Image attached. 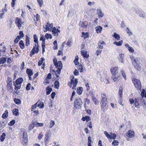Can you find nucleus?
<instances>
[{"label":"nucleus","mask_w":146,"mask_h":146,"mask_svg":"<svg viewBox=\"0 0 146 146\" xmlns=\"http://www.w3.org/2000/svg\"><path fill=\"white\" fill-rule=\"evenodd\" d=\"M132 62L133 65L134 67L137 70H141V66L140 65V62L141 60L140 58L139 57H132L131 58Z\"/></svg>","instance_id":"1"},{"label":"nucleus","mask_w":146,"mask_h":146,"mask_svg":"<svg viewBox=\"0 0 146 146\" xmlns=\"http://www.w3.org/2000/svg\"><path fill=\"white\" fill-rule=\"evenodd\" d=\"M82 102V100L80 98H77L76 99L74 102V107L77 109H80Z\"/></svg>","instance_id":"2"},{"label":"nucleus","mask_w":146,"mask_h":146,"mask_svg":"<svg viewBox=\"0 0 146 146\" xmlns=\"http://www.w3.org/2000/svg\"><path fill=\"white\" fill-rule=\"evenodd\" d=\"M133 82L135 87L138 89H141V84L139 80L135 78L132 79Z\"/></svg>","instance_id":"3"},{"label":"nucleus","mask_w":146,"mask_h":146,"mask_svg":"<svg viewBox=\"0 0 146 146\" xmlns=\"http://www.w3.org/2000/svg\"><path fill=\"white\" fill-rule=\"evenodd\" d=\"M53 62L54 65L56 67H60L62 66V63L60 61L57 62L56 58H54L53 59Z\"/></svg>","instance_id":"4"},{"label":"nucleus","mask_w":146,"mask_h":146,"mask_svg":"<svg viewBox=\"0 0 146 146\" xmlns=\"http://www.w3.org/2000/svg\"><path fill=\"white\" fill-rule=\"evenodd\" d=\"M52 34L54 36H59L58 33L60 32V30L58 29H56L55 27L52 28Z\"/></svg>","instance_id":"5"},{"label":"nucleus","mask_w":146,"mask_h":146,"mask_svg":"<svg viewBox=\"0 0 146 146\" xmlns=\"http://www.w3.org/2000/svg\"><path fill=\"white\" fill-rule=\"evenodd\" d=\"M135 133L132 130H130L127 132L126 133V136L129 138H131L134 137Z\"/></svg>","instance_id":"6"},{"label":"nucleus","mask_w":146,"mask_h":146,"mask_svg":"<svg viewBox=\"0 0 146 146\" xmlns=\"http://www.w3.org/2000/svg\"><path fill=\"white\" fill-rule=\"evenodd\" d=\"M23 81V79L22 78H19L17 79L15 81L13 82V85H21V83Z\"/></svg>","instance_id":"7"},{"label":"nucleus","mask_w":146,"mask_h":146,"mask_svg":"<svg viewBox=\"0 0 146 146\" xmlns=\"http://www.w3.org/2000/svg\"><path fill=\"white\" fill-rule=\"evenodd\" d=\"M108 103V101L106 99H102V102L101 103V106L102 108L104 109V107H106Z\"/></svg>","instance_id":"8"},{"label":"nucleus","mask_w":146,"mask_h":146,"mask_svg":"<svg viewBox=\"0 0 146 146\" xmlns=\"http://www.w3.org/2000/svg\"><path fill=\"white\" fill-rule=\"evenodd\" d=\"M118 68L117 67H115L111 69V71L112 75H116L118 72Z\"/></svg>","instance_id":"9"},{"label":"nucleus","mask_w":146,"mask_h":146,"mask_svg":"<svg viewBox=\"0 0 146 146\" xmlns=\"http://www.w3.org/2000/svg\"><path fill=\"white\" fill-rule=\"evenodd\" d=\"M87 52L86 51L85 52L84 50H81V51L82 55L83 56L84 58H88L89 57V54H87Z\"/></svg>","instance_id":"10"},{"label":"nucleus","mask_w":146,"mask_h":146,"mask_svg":"<svg viewBox=\"0 0 146 146\" xmlns=\"http://www.w3.org/2000/svg\"><path fill=\"white\" fill-rule=\"evenodd\" d=\"M71 84H73L74 85L75 84L76 85L78 82V79L77 78L74 79V76H73L71 79Z\"/></svg>","instance_id":"11"},{"label":"nucleus","mask_w":146,"mask_h":146,"mask_svg":"<svg viewBox=\"0 0 146 146\" xmlns=\"http://www.w3.org/2000/svg\"><path fill=\"white\" fill-rule=\"evenodd\" d=\"M33 123L35 125V126L37 127H42L43 125V123H39L37 122H36L35 121L33 120L32 121Z\"/></svg>","instance_id":"12"},{"label":"nucleus","mask_w":146,"mask_h":146,"mask_svg":"<svg viewBox=\"0 0 146 146\" xmlns=\"http://www.w3.org/2000/svg\"><path fill=\"white\" fill-rule=\"evenodd\" d=\"M26 73L28 76H32L33 74V70L31 69L27 68L26 70Z\"/></svg>","instance_id":"13"},{"label":"nucleus","mask_w":146,"mask_h":146,"mask_svg":"<svg viewBox=\"0 0 146 146\" xmlns=\"http://www.w3.org/2000/svg\"><path fill=\"white\" fill-rule=\"evenodd\" d=\"M30 38L28 37V36L26 35L25 36V45L27 46H28L30 44Z\"/></svg>","instance_id":"14"},{"label":"nucleus","mask_w":146,"mask_h":146,"mask_svg":"<svg viewBox=\"0 0 146 146\" xmlns=\"http://www.w3.org/2000/svg\"><path fill=\"white\" fill-rule=\"evenodd\" d=\"M83 90V89L82 87H79L77 88L76 92L78 94L80 95L82 94Z\"/></svg>","instance_id":"15"},{"label":"nucleus","mask_w":146,"mask_h":146,"mask_svg":"<svg viewBox=\"0 0 146 146\" xmlns=\"http://www.w3.org/2000/svg\"><path fill=\"white\" fill-rule=\"evenodd\" d=\"M102 27L100 26L96 27L95 28L96 32L98 33H100L102 31Z\"/></svg>","instance_id":"16"},{"label":"nucleus","mask_w":146,"mask_h":146,"mask_svg":"<svg viewBox=\"0 0 146 146\" xmlns=\"http://www.w3.org/2000/svg\"><path fill=\"white\" fill-rule=\"evenodd\" d=\"M124 54H121L119 55L118 58L119 60L122 63L124 62Z\"/></svg>","instance_id":"17"},{"label":"nucleus","mask_w":146,"mask_h":146,"mask_svg":"<svg viewBox=\"0 0 146 146\" xmlns=\"http://www.w3.org/2000/svg\"><path fill=\"white\" fill-rule=\"evenodd\" d=\"M138 15L141 17L144 18L145 17V14L144 13V11L141 10L140 11L139 14H138Z\"/></svg>","instance_id":"18"},{"label":"nucleus","mask_w":146,"mask_h":146,"mask_svg":"<svg viewBox=\"0 0 146 146\" xmlns=\"http://www.w3.org/2000/svg\"><path fill=\"white\" fill-rule=\"evenodd\" d=\"M112 78L114 82H115L119 80V79L120 77L118 76H117L116 75H112Z\"/></svg>","instance_id":"19"},{"label":"nucleus","mask_w":146,"mask_h":146,"mask_svg":"<svg viewBox=\"0 0 146 146\" xmlns=\"http://www.w3.org/2000/svg\"><path fill=\"white\" fill-rule=\"evenodd\" d=\"M46 94L47 95H49L52 91V89L51 88H50L49 86L47 87L46 88Z\"/></svg>","instance_id":"20"},{"label":"nucleus","mask_w":146,"mask_h":146,"mask_svg":"<svg viewBox=\"0 0 146 146\" xmlns=\"http://www.w3.org/2000/svg\"><path fill=\"white\" fill-rule=\"evenodd\" d=\"M19 45L20 48L22 49H24L25 47V45L23 40H21L19 42Z\"/></svg>","instance_id":"21"},{"label":"nucleus","mask_w":146,"mask_h":146,"mask_svg":"<svg viewBox=\"0 0 146 146\" xmlns=\"http://www.w3.org/2000/svg\"><path fill=\"white\" fill-rule=\"evenodd\" d=\"M13 114L15 116H17L19 115V110L17 109H14L12 111Z\"/></svg>","instance_id":"22"},{"label":"nucleus","mask_w":146,"mask_h":146,"mask_svg":"<svg viewBox=\"0 0 146 146\" xmlns=\"http://www.w3.org/2000/svg\"><path fill=\"white\" fill-rule=\"evenodd\" d=\"M133 10L134 11V12L137 15L139 14L140 11H141V9H138L137 7L133 8Z\"/></svg>","instance_id":"23"},{"label":"nucleus","mask_w":146,"mask_h":146,"mask_svg":"<svg viewBox=\"0 0 146 146\" xmlns=\"http://www.w3.org/2000/svg\"><path fill=\"white\" fill-rule=\"evenodd\" d=\"M6 136V133H3L0 137V139L1 142L3 141L5 139Z\"/></svg>","instance_id":"24"},{"label":"nucleus","mask_w":146,"mask_h":146,"mask_svg":"<svg viewBox=\"0 0 146 146\" xmlns=\"http://www.w3.org/2000/svg\"><path fill=\"white\" fill-rule=\"evenodd\" d=\"M54 87L57 89L59 88L60 84L58 81L56 80L54 82Z\"/></svg>","instance_id":"25"},{"label":"nucleus","mask_w":146,"mask_h":146,"mask_svg":"<svg viewBox=\"0 0 146 146\" xmlns=\"http://www.w3.org/2000/svg\"><path fill=\"white\" fill-rule=\"evenodd\" d=\"M97 11L98 15L100 17H102L104 15V14L102 13L101 10L97 9Z\"/></svg>","instance_id":"26"},{"label":"nucleus","mask_w":146,"mask_h":146,"mask_svg":"<svg viewBox=\"0 0 146 146\" xmlns=\"http://www.w3.org/2000/svg\"><path fill=\"white\" fill-rule=\"evenodd\" d=\"M37 106L40 108H43L44 106V104L43 102L39 101L37 105Z\"/></svg>","instance_id":"27"},{"label":"nucleus","mask_w":146,"mask_h":146,"mask_svg":"<svg viewBox=\"0 0 146 146\" xmlns=\"http://www.w3.org/2000/svg\"><path fill=\"white\" fill-rule=\"evenodd\" d=\"M92 99L96 105L99 104L98 101L95 97L93 96L92 98Z\"/></svg>","instance_id":"28"},{"label":"nucleus","mask_w":146,"mask_h":146,"mask_svg":"<svg viewBox=\"0 0 146 146\" xmlns=\"http://www.w3.org/2000/svg\"><path fill=\"white\" fill-rule=\"evenodd\" d=\"M8 111L7 110H6L2 116V117L4 119L6 118L8 116Z\"/></svg>","instance_id":"29"},{"label":"nucleus","mask_w":146,"mask_h":146,"mask_svg":"<svg viewBox=\"0 0 146 146\" xmlns=\"http://www.w3.org/2000/svg\"><path fill=\"white\" fill-rule=\"evenodd\" d=\"M123 88L121 86L119 88V93L120 96V98H122V96Z\"/></svg>","instance_id":"30"},{"label":"nucleus","mask_w":146,"mask_h":146,"mask_svg":"<svg viewBox=\"0 0 146 146\" xmlns=\"http://www.w3.org/2000/svg\"><path fill=\"white\" fill-rule=\"evenodd\" d=\"M1 125L3 127L7 124V122L5 120H2L0 122Z\"/></svg>","instance_id":"31"},{"label":"nucleus","mask_w":146,"mask_h":146,"mask_svg":"<svg viewBox=\"0 0 146 146\" xmlns=\"http://www.w3.org/2000/svg\"><path fill=\"white\" fill-rule=\"evenodd\" d=\"M14 101L16 104L18 105L20 104L21 103V101L20 99L16 98H14Z\"/></svg>","instance_id":"32"},{"label":"nucleus","mask_w":146,"mask_h":146,"mask_svg":"<svg viewBox=\"0 0 146 146\" xmlns=\"http://www.w3.org/2000/svg\"><path fill=\"white\" fill-rule=\"evenodd\" d=\"M6 58H0V65L1 64H3L6 62Z\"/></svg>","instance_id":"33"},{"label":"nucleus","mask_w":146,"mask_h":146,"mask_svg":"<svg viewBox=\"0 0 146 146\" xmlns=\"http://www.w3.org/2000/svg\"><path fill=\"white\" fill-rule=\"evenodd\" d=\"M123 42V40H121V41L118 42L115 41L113 42V44L116 45L117 46H121Z\"/></svg>","instance_id":"34"},{"label":"nucleus","mask_w":146,"mask_h":146,"mask_svg":"<svg viewBox=\"0 0 146 146\" xmlns=\"http://www.w3.org/2000/svg\"><path fill=\"white\" fill-rule=\"evenodd\" d=\"M113 36L116 39L119 40L120 38L119 35L117 34L116 33H114V35Z\"/></svg>","instance_id":"35"},{"label":"nucleus","mask_w":146,"mask_h":146,"mask_svg":"<svg viewBox=\"0 0 146 146\" xmlns=\"http://www.w3.org/2000/svg\"><path fill=\"white\" fill-rule=\"evenodd\" d=\"M45 37L46 39H48L49 38L51 39L52 38V35L50 34L46 33L45 35Z\"/></svg>","instance_id":"36"},{"label":"nucleus","mask_w":146,"mask_h":146,"mask_svg":"<svg viewBox=\"0 0 146 146\" xmlns=\"http://www.w3.org/2000/svg\"><path fill=\"white\" fill-rule=\"evenodd\" d=\"M34 38V42L36 43H37V44L38 45V41L37 37L36 35H34L33 36Z\"/></svg>","instance_id":"37"},{"label":"nucleus","mask_w":146,"mask_h":146,"mask_svg":"<svg viewBox=\"0 0 146 146\" xmlns=\"http://www.w3.org/2000/svg\"><path fill=\"white\" fill-rule=\"evenodd\" d=\"M79 25L81 27H83L84 28L86 27V25H85L84 23L83 22L80 21L79 23Z\"/></svg>","instance_id":"38"},{"label":"nucleus","mask_w":146,"mask_h":146,"mask_svg":"<svg viewBox=\"0 0 146 146\" xmlns=\"http://www.w3.org/2000/svg\"><path fill=\"white\" fill-rule=\"evenodd\" d=\"M21 19L18 17L16 18L15 23L16 24L21 23Z\"/></svg>","instance_id":"39"},{"label":"nucleus","mask_w":146,"mask_h":146,"mask_svg":"<svg viewBox=\"0 0 146 146\" xmlns=\"http://www.w3.org/2000/svg\"><path fill=\"white\" fill-rule=\"evenodd\" d=\"M44 59L43 58H41L40 60H39L38 62V65L39 66H40L42 64L43 61L44 60Z\"/></svg>","instance_id":"40"},{"label":"nucleus","mask_w":146,"mask_h":146,"mask_svg":"<svg viewBox=\"0 0 146 146\" xmlns=\"http://www.w3.org/2000/svg\"><path fill=\"white\" fill-rule=\"evenodd\" d=\"M35 125L32 122L30 124L29 126V130H32L33 128Z\"/></svg>","instance_id":"41"},{"label":"nucleus","mask_w":146,"mask_h":146,"mask_svg":"<svg viewBox=\"0 0 146 146\" xmlns=\"http://www.w3.org/2000/svg\"><path fill=\"white\" fill-rule=\"evenodd\" d=\"M119 142L117 140H114L112 142V145L114 146H117Z\"/></svg>","instance_id":"42"},{"label":"nucleus","mask_w":146,"mask_h":146,"mask_svg":"<svg viewBox=\"0 0 146 146\" xmlns=\"http://www.w3.org/2000/svg\"><path fill=\"white\" fill-rule=\"evenodd\" d=\"M15 123V120H13L11 121L10 122L8 123V125L9 126L13 125Z\"/></svg>","instance_id":"43"},{"label":"nucleus","mask_w":146,"mask_h":146,"mask_svg":"<svg viewBox=\"0 0 146 146\" xmlns=\"http://www.w3.org/2000/svg\"><path fill=\"white\" fill-rule=\"evenodd\" d=\"M62 66H61V67H59V66L58 67H56V68H58V69L57 70H56V72L58 74H60V73L61 70V69H62Z\"/></svg>","instance_id":"44"},{"label":"nucleus","mask_w":146,"mask_h":146,"mask_svg":"<svg viewBox=\"0 0 146 146\" xmlns=\"http://www.w3.org/2000/svg\"><path fill=\"white\" fill-rule=\"evenodd\" d=\"M104 134L108 138L110 139L111 138V135H110L106 131L104 132Z\"/></svg>","instance_id":"45"},{"label":"nucleus","mask_w":146,"mask_h":146,"mask_svg":"<svg viewBox=\"0 0 146 146\" xmlns=\"http://www.w3.org/2000/svg\"><path fill=\"white\" fill-rule=\"evenodd\" d=\"M110 136H111V138L110 139H111L112 138L114 139H115L116 137V134L114 133H111Z\"/></svg>","instance_id":"46"},{"label":"nucleus","mask_w":146,"mask_h":146,"mask_svg":"<svg viewBox=\"0 0 146 146\" xmlns=\"http://www.w3.org/2000/svg\"><path fill=\"white\" fill-rule=\"evenodd\" d=\"M12 79L8 77L7 78L6 81L7 84H9L12 83Z\"/></svg>","instance_id":"47"},{"label":"nucleus","mask_w":146,"mask_h":146,"mask_svg":"<svg viewBox=\"0 0 146 146\" xmlns=\"http://www.w3.org/2000/svg\"><path fill=\"white\" fill-rule=\"evenodd\" d=\"M31 87V84L30 83H28L26 86V90L28 91L30 90Z\"/></svg>","instance_id":"48"},{"label":"nucleus","mask_w":146,"mask_h":146,"mask_svg":"<svg viewBox=\"0 0 146 146\" xmlns=\"http://www.w3.org/2000/svg\"><path fill=\"white\" fill-rule=\"evenodd\" d=\"M37 2L38 4L40 6V7H41L43 4V1L42 0H37Z\"/></svg>","instance_id":"49"},{"label":"nucleus","mask_w":146,"mask_h":146,"mask_svg":"<svg viewBox=\"0 0 146 146\" xmlns=\"http://www.w3.org/2000/svg\"><path fill=\"white\" fill-rule=\"evenodd\" d=\"M50 139V138L49 137H45L44 142L45 143H46V144H48V143Z\"/></svg>","instance_id":"50"},{"label":"nucleus","mask_w":146,"mask_h":146,"mask_svg":"<svg viewBox=\"0 0 146 146\" xmlns=\"http://www.w3.org/2000/svg\"><path fill=\"white\" fill-rule=\"evenodd\" d=\"M141 100V98H135V103H139L140 101Z\"/></svg>","instance_id":"51"},{"label":"nucleus","mask_w":146,"mask_h":146,"mask_svg":"<svg viewBox=\"0 0 146 146\" xmlns=\"http://www.w3.org/2000/svg\"><path fill=\"white\" fill-rule=\"evenodd\" d=\"M54 122L52 120L50 123V127L52 128L54 125Z\"/></svg>","instance_id":"52"},{"label":"nucleus","mask_w":146,"mask_h":146,"mask_svg":"<svg viewBox=\"0 0 146 146\" xmlns=\"http://www.w3.org/2000/svg\"><path fill=\"white\" fill-rule=\"evenodd\" d=\"M78 59L77 58H75V59L74 60V63L76 65H77L78 64H79V63L78 62Z\"/></svg>","instance_id":"53"},{"label":"nucleus","mask_w":146,"mask_h":146,"mask_svg":"<svg viewBox=\"0 0 146 146\" xmlns=\"http://www.w3.org/2000/svg\"><path fill=\"white\" fill-rule=\"evenodd\" d=\"M126 31L129 36H130L132 34V33L129 30L128 28L127 27L126 30Z\"/></svg>","instance_id":"54"},{"label":"nucleus","mask_w":146,"mask_h":146,"mask_svg":"<svg viewBox=\"0 0 146 146\" xmlns=\"http://www.w3.org/2000/svg\"><path fill=\"white\" fill-rule=\"evenodd\" d=\"M56 46V48H54V50H56L58 48V45H57V42L56 40H55L53 43Z\"/></svg>","instance_id":"55"},{"label":"nucleus","mask_w":146,"mask_h":146,"mask_svg":"<svg viewBox=\"0 0 146 146\" xmlns=\"http://www.w3.org/2000/svg\"><path fill=\"white\" fill-rule=\"evenodd\" d=\"M15 86V90L20 89L21 87V85H18L17 86V85H14Z\"/></svg>","instance_id":"56"},{"label":"nucleus","mask_w":146,"mask_h":146,"mask_svg":"<svg viewBox=\"0 0 146 146\" xmlns=\"http://www.w3.org/2000/svg\"><path fill=\"white\" fill-rule=\"evenodd\" d=\"M51 78V74L50 73H49L47 75L46 78L47 79H50Z\"/></svg>","instance_id":"57"},{"label":"nucleus","mask_w":146,"mask_h":146,"mask_svg":"<svg viewBox=\"0 0 146 146\" xmlns=\"http://www.w3.org/2000/svg\"><path fill=\"white\" fill-rule=\"evenodd\" d=\"M7 87L9 89L12 88V83L7 84Z\"/></svg>","instance_id":"58"},{"label":"nucleus","mask_w":146,"mask_h":146,"mask_svg":"<svg viewBox=\"0 0 146 146\" xmlns=\"http://www.w3.org/2000/svg\"><path fill=\"white\" fill-rule=\"evenodd\" d=\"M121 73L122 75L123 76L124 78L126 80V75L125 74V72L123 70H122L121 71Z\"/></svg>","instance_id":"59"},{"label":"nucleus","mask_w":146,"mask_h":146,"mask_svg":"<svg viewBox=\"0 0 146 146\" xmlns=\"http://www.w3.org/2000/svg\"><path fill=\"white\" fill-rule=\"evenodd\" d=\"M43 134L42 133H40L38 137V138L39 139H40L42 138V137L43 136Z\"/></svg>","instance_id":"60"},{"label":"nucleus","mask_w":146,"mask_h":146,"mask_svg":"<svg viewBox=\"0 0 146 146\" xmlns=\"http://www.w3.org/2000/svg\"><path fill=\"white\" fill-rule=\"evenodd\" d=\"M74 74L75 76L79 75V72L77 69H76L74 72Z\"/></svg>","instance_id":"61"},{"label":"nucleus","mask_w":146,"mask_h":146,"mask_svg":"<svg viewBox=\"0 0 146 146\" xmlns=\"http://www.w3.org/2000/svg\"><path fill=\"white\" fill-rule=\"evenodd\" d=\"M102 50H97L96 52V54L97 56H98L99 55L101 52Z\"/></svg>","instance_id":"62"},{"label":"nucleus","mask_w":146,"mask_h":146,"mask_svg":"<svg viewBox=\"0 0 146 146\" xmlns=\"http://www.w3.org/2000/svg\"><path fill=\"white\" fill-rule=\"evenodd\" d=\"M56 93L55 92H52L51 94V96L52 99H53L54 98Z\"/></svg>","instance_id":"63"},{"label":"nucleus","mask_w":146,"mask_h":146,"mask_svg":"<svg viewBox=\"0 0 146 146\" xmlns=\"http://www.w3.org/2000/svg\"><path fill=\"white\" fill-rule=\"evenodd\" d=\"M128 49L129 51L131 52H133L134 51L133 49L131 47H129V48H128Z\"/></svg>","instance_id":"64"}]
</instances>
